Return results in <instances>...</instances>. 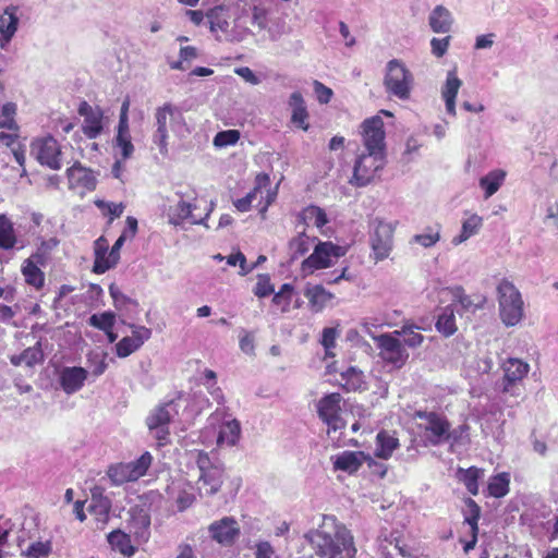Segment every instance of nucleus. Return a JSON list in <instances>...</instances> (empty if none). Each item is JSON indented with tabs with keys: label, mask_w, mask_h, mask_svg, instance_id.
Wrapping results in <instances>:
<instances>
[{
	"label": "nucleus",
	"mask_w": 558,
	"mask_h": 558,
	"mask_svg": "<svg viewBox=\"0 0 558 558\" xmlns=\"http://www.w3.org/2000/svg\"><path fill=\"white\" fill-rule=\"evenodd\" d=\"M305 537L319 558H353L356 554L353 536L344 526L337 525L333 517H324L319 527Z\"/></svg>",
	"instance_id": "f257e3e1"
},
{
	"label": "nucleus",
	"mask_w": 558,
	"mask_h": 558,
	"mask_svg": "<svg viewBox=\"0 0 558 558\" xmlns=\"http://www.w3.org/2000/svg\"><path fill=\"white\" fill-rule=\"evenodd\" d=\"M414 416L421 421L417 428L425 447L446 444L450 424L446 415L435 411H416Z\"/></svg>",
	"instance_id": "f03ea898"
},
{
	"label": "nucleus",
	"mask_w": 558,
	"mask_h": 558,
	"mask_svg": "<svg viewBox=\"0 0 558 558\" xmlns=\"http://www.w3.org/2000/svg\"><path fill=\"white\" fill-rule=\"evenodd\" d=\"M499 315L506 326H515L523 317V300L520 291L508 279L497 286Z\"/></svg>",
	"instance_id": "7ed1b4c3"
},
{
	"label": "nucleus",
	"mask_w": 558,
	"mask_h": 558,
	"mask_svg": "<svg viewBox=\"0 0 558 558\" xmlns=\"http://www.w3.org/2000/svg\"><path fill=\"white\" fill-rule=\"evenodd\" d=\"M413 84L414 76L401 60L393 59L387 63L384 85L388 94L407 100L410 98Z\"/></svg>",
	"instance_id": "20e7f679"
},
{
	"label": "nucleus",
	"mask_w": 558,
	"mask_h": 558,
	"mask_svg": "<svg viewBox=\"0 0 558 558\" xmlns=\"http://www.w3.org/2000/svg\"><path fill=\"white\" fill-rule=\"evenodd\" d=\"M196 464L199 470L197 486L201 495L213 496L220 489L225 470L221 465L213 464L207 452L196 451Z\"/></svg>",
	"instance_id": "39448f33"
},
{
	"label": "nucleus",
	"mask_w": 558,
	"mask_h": 558,
	"mask_svg": "<svg viewBox=\"0 0 558 558\" xmlns=\"http://www.w3.org/2000/svg\"><path fill=\"white\" fill-rule=\"evenodd\" d=\"M183 121L182 113L171 104L158 107L155 112V131L153 143L158 146L162 156L168 155V126L174 131L175 124Z\"/></svg>",
	"instance_id": "423d86ee"
},
{
	"label": "nucleus",
	"mask_w": 558,
	"mask_h": 558,
	"mask_svg": "<svg viewBox=\"0 0 558 558\" xmlns=\"http://www.w3.org/2000/svg\"><path fill=\"white\" fill-rule=\"evenodd\" d=\"M344 254L345 251L341 246L318 240L313 253L302 262L301 270L304 276H307L315 270L331 267Z\"/></svg>",
	"instance_id": "0eeeda50"
},
{
	"label": "nucleus",
	"mask_w": 558,
	"mask_h": 558,
	"mask_svg": "<svg viewBox=\"0 0 558 558\" xmlns=\"http://www.w3.org/2000/svg\"><path fill=\"white\" fill-rule=\"evenodd\" d=\"M179 414V404L170 400L155 408L146 418V425L158 440L159 446L169 441V423Z\"/></svg>",
	"instance_id": "6e6552de"
},
{
	"label": "nucleus",
	"mask_w": 558,
	"mask_h": 558,
	"mask_svg": "<svg viewBox=\"0 0 558 558\" xmlns=\"http://www.w3.org/2000/svg\"><path fill=\"white\" fill-rule=\"evenodd\" d=\"M151 461V454L146 451L135 461L110 465L107 475L114 486H121L128 482H135L146 474Z\"/></svg>",
	"instance_id": "1a4fd4ad"
},
{
	"label": "nucleus",
	"mask_w": 558,
	"mask_h": 558,
	"mask_svg": "<svg viewBox=\"0 0 558 558\" xmlns=\"http://www.w3.org/2000/svg\"><path fill=\"white\" fill-rule=\"evenodd\" d=\"M369 245L372 248L371 256L377 262H381L390 255L393 246V227L391 223L374 219L371 223Z\"/></svg>",
	"instance_id": "9d476101"
},
{
	"label": "nucleus",
	"mask_w": 558,
	"mask_h": 558,
	"mask_svg": "<svg viewBox=\"0 0 558 558\" xmlns=\"http://www.w3.org/2000/svg\"><path fill=\"white\" fill-rule=\"evenodd\" d=\"M373 339L376 342L379 357L386 364L401 368L407 363L409 352L395 331L373 337Z\"/></svg>",
	"instance_id": "9b49d317"
},
{
	"label": "nucleus",
	"mask_w": 558,
	"mask_h": 558,
	"mask_svg": "<svg viewBox=\"0 0 558 558\" xmlns=\"http://www.w3.org/2000/svg\"><path fill=\"white\" fill-rule=\"evenodd\" d=\"M31 155L41 165L52 170L62 167V151L58 141L48 135L35 138L31 144Z\"/></svg>",
	"instance_id": "f8f14e48"
},
{
	"label": "nucleus",
	"mask_w": 558,
	"mask_h": 558,
	"mask_svg": "<svg viewBox=\"0 0 558 558\" xmlns=\"http://www.w3.org/2000/svg\"><path fill=\"white\" fill-rule=\"evenodd\" d=\"M386 163V154L366 151L361 154L354 165L353 183L357 186H366L371 183L377 172Z\"/></svg>",
	"instance_id": "ddd939ff"
},
{
	"label": "nucleus",
	"mask_w": 558,
	"mask_h": 558,
	"mask_svg": "<svg viewBox=\"0 0 558 558\" xmlns=\"http://www.w3.org/2000/svg\"><path fill=\"white\" fill-rule=\"evenodd\" d=\"M365 151L386 154L384 121L379 116L366 119L362 125Z\"/></svg>",
	"instance_id": "4468645a"
},
{
	"label": "nucleus",
	"mask_w": 558,
	"mask_h": 558,
	"mask_svg": "<svg viewBox=\"0 0 558 558\" xmlns=\"http://www.w3.org/2000/svg\"><path fill=\"white\" fill-rule=\"evenodd\" d=\"M340 393L332 392L323 397L317 403V413L319 418L328 425L329 430H338L344 427L341 418Z\"/></svg>",
	"instance_id": "2eb2a0df"
},
{
	"label": "nucleus",
	"mask_w": 558,
	"mask_h": 558,
	"mask_svg": "<svg viewBox=\"0 0 558 558\" xmlns=\"http://www.w3.org/2000/svg\"><path fill=\"white\" fill-rule=\"evenodd\" d=\"M502 391L511 396H520V383L527 375L530 366L520 359H508L504 364Z\"/></svg>",
	"instance_id": "dca6fc26"
},
{
	"label": "nucleus",
	"mask_w": 558,
	"mask_h": 558,
	"mask_svg": "<svg viewBox=\"0 0 558 558\" xmlns=\"http://www.w3.org/2000/svg\"><path fill=\"white\" fill-rule=\"evenodd\" d=\"M270 178L267 173H259L255 179V186L253 191L247 193L244 197L236 199L233 204L235 208L245 213L251 209L252 203L257 198V195L260 194L263 196L264 191H266V202L260 209V213L267 210L268 206L275 201L277 192H271L270 189Z\"/></svg>",
	"instance_id": "f3484780"
},
{
	"label": "nucleus",
	"mask_w": 558,
	"mask_h": 558,
	"mask_svg": "<svg viewBox=\"0 0 558 558\" xmlns=\"http://www.w3.org/2000/svg\"><path fill=\"white\" fill-rule=\"evenodd\" d=\"M126 529L137 544L146 543L150 537V514L141 506L131 507Z\"/></svg>",
	"instance_id": "a211bd4d"
},
{
	"label": "nucleus",
	"mask_w": 558,
	"mask_h": 558,
	"mask_svg": "<svg viewBox=\"0 0 558 558\" xmlns=\"http://www.w3.org/2000/svg\"><path fill=\"white\" fill-rule=\"evenodd\" d=\"M208 533L213 541L228 547L233 545L240 536V525L234 518L223 517L209 524Z\"/></svg>",
	"instance_id": "6ab92c4d"
},
{
	"label": "nucleus",
	"mask_w": 558,
	"mask_h": 558,
	"mask_svg": "<svg viewBox=\"0 0 558 558\" xmlns=\"http://www.w3.org/2000/svg\"><path fill=\"white\" fill-rule=\"evenodd\" d=\"M88 377V372L81 366H64L59 371L58 381L66 395L81 390Z\"/></svg>",
	"instance_id": "aec40b11"
},
{
	"label": "nucleus",
	"mask_w": 558,
	"mask_h": 558,
	"mask_svg": "<svg viewBox=\"0 0 558 558\" xmlns=\"http://www.w3.org/2000/svg\"><path fill=\"white\" fill-rule=\"evenodd\" d=\"M78 113L84 118L82 131L88 138H96L102 132V111L86 101L80 105Z\"/></svg>",
	"instance_id": "412c9836"
},
{
	"label": "nucleus",
	"mask_w": 558,
	"mask_h": 558,
	"mask_svg": "<svg viewBox=\"0 0 558 558\" xmlns=\"http://www.w3.org/2000/svg\"><path fill=\"white\" fill-rule=\"evenodd\" d=\"M195 209L196 204L180 197L178 203L174 206H170L168 210L169 223L173 226H182L185 221H189L193 225L203 223L205 218L195 216Z\"/></svg>",
	"instance_id": "4be33fe9"
},
{
	"label": "nucleus",
	"mask_w": 558,
	"mask_h": 558,
	"mask_svg": "<svg viewBox=\"0 0 558 558\" xmlns=\"http://www.w3.org/2000/svg\"><path fill=\"white\" fill-rule=\"evenodd\" d=\"M69 186L80 193L93 191L96 187V177L93 171L76 162L68 169Z\"/></svg>",
	"instance_id": "5701e85b"
},
{
	"label": "nucleus",
	"mask_w": 558,
	"mask_h": 558,
	"mask_svg": "<svg viewBox=\"0 0 558 558\" xmlns=\"http://www.w3.org/2000/svg\"><path fill=\"white\" fill-rule=\"evenodd\" d=\"M19 8L16 5H8L0 14V47L5 49L19 26Z\"/></svg>",
	"instance_id": "b1692460"
},
{
	"label": "nucleus",
	"mask_w": 558,
	"mask_h": 558,
	"mask_svg": "<svg viewBox=\"0 0 558 558\" xmlns=\"http://www.w3.org/2000/svg\"><path fill=\"white\" fill-rule=\"evenodd\" d=\"M87 509L98 523L104 525L108 522L111 510V500L109 497L105 496L102 488L95 487L92 489V496Z\"/></svg>",
	"instance_id": "393cba45"
},
{
	"label": "nucleus",
	"mask_w": 558,
	"mask_h": 558,
	"mask_svg": "<svg viewBox=\"0 0 558 558\" xmlns=\"http://www.w3.org/2000/svg\"><path fill=\"white\" fill-rule=\"evenodd\" d=\"M379 551L381 558H410L411 555L410 547L398 532L380 542Z\"/></svg>",
	"instance_id": "a878e982"
},
{
	"label": "nucleus",
	"mask_w": 558,
	"mask_h": 558,
	"mask_svg": "<svg viewBox=\"0 0 558 558\" xmlns=\"http://www.w3.org/2000/svg\"><path fill=\"white\" fill-rule=\"evenodd\" d=\"M462 86V81L457 76L454 70L447 73L446 82L441 87V97L445 101L446 111L448 114L456 117V98L459 89Z\"/></svg>",
	"instance_id": "bb28decb"
},
{
	"label": "nucleus",
	"mask_w": 558,
	"mask_h": 558,
	"mask_svg": "<svg viewBox=\"0 0 558 558\" xmlns=\"http://www.w3.org/2000/svg\"><path fill=\"white\" fill-rule=\"evenodd\" d=\"M333 469L353 474L363 465L365 457L361 451H342L331 457Z\"/></svg>",
	"instance_id": "cd10ccee"
},
{
	"label": "nucleus",
	"mask_w": 558,
	"mask_h": 558,
	"mask_svg": "<svg viewBox=\"0 0 558 558\" xmlns=\"http://www.w3.org/2000/svg\"><path fill=\"white\" fill-rule=\"evenodd\" d=\"M241 437V424L230 416L225 417L219 426L217 445L219 447H234Z\"/></svg>",
	"instance_id": "c85d7f7f"
},
{
	"label": "nucleus",
	"mask_w": 558,
	"mask_h": 558,
	"mask_svg": "<svg viewBox=\"0 0 558 558\" xmlns=\"http://www.w3.org/2000/svg\"><path fill=\"white\" fill-rule=\"evenodd\" d=\"M470 442V426L468 424H461L454 428H452L451 424H449L448 436H446V444L449 445L450 452H460L461 449H466Z\"/></svg>",
	"instance_id": "c756f323"
},
{
	"label": "nucleus",
	"mask_w": 558,
	"mask_h": 558,
	"mask_svg": "<svg viewBox=\"0 0 558 558\" xmlns=\"http://www.w3.org/2000/svg\"><path fill=\"white\" fill-rule=\"evenodd\" d=\"M316 236H311L306 234L305 231L300 232L296 236L292 238L289 241V256L290 262L298 260L305 254L310 252V250L317 243Z\"/></svg>",
	"instance_id": "7c9ffc66"
},
{
	"label": "nucleus",
	"mask_w": 558,
	"mask_h": 558,
	"mask_svg": "<svg viewBox=\"0 0 558 558\" xmlns=\"http://www.w3.org/2000/svg\"><path fill=\"white\" fill-rule=\"evenodd\" d=\"M340 384L347 391H364L367 389V381L364 373L350 366L340 374Z\"/></svg>",
	"instance_id": "2f4dec72"
},
{
	"label": "nucleus",
	"mask_w": 558,
	"mask_h": 558,
	"mask_svg": "<svg viewBox=\"0 0 558 558\" xmlns=\"http://www.w3.org/2000/svg\"><path fill=\"white\" fill-rule=\"evenodd\" d=\"M289 105L292 108V123L295 126L307 131L308 123L306 120L308 118V113L302 94L300 92L292 93L289 99Z\"/></svg>",
	"instance_id": "473e14b6"
},
{
	"label": "nucleus",
	"mask_w": 558,
	"mask_h": 558,
	"mask_svg": "<svg viewBox=\"0 0 558 558\" xmlns=\"http://www.w3.org/2000/svg\"><path fill=\"white\" fill-rule=\"evenodd\" d=\"M506 171L501 169H496L489 171L487 174L480 179V187L484 191V198L488 199L492 197L500 186L504 184L506 179Z\"/></svg>",
	"instance_id": "72a5a7b5"
},
{
	"label": "nucleus",
	"mask_w": 558,
	"mask_h": 558,
	"mask_svg": "<svg viewBox=\"0 0 558 558\" xmlns=\"http://www.w3.org/2000/svg\"><path fill=\"white\" fill-rule=\"evenodd\" d=\"M483 226V218L477 214H472L462 221L460 234L452 239L453 245H459L470 238L476 235Z\"/></svg>",
	"instance_id": "f704fd0d"
},
{
	"label": "nucleus",
	"mask_w": 558,
	"mask_h": 558,
	"mask_svg": "<svg viewBox=\"0 0 558 558\" xmlns=\"http://www.w3.org/2000/svg\"><path fill=\"white\" fill-rule=\"evenodd\" d=\"M452 24V15L444 5H436L429 15V26L435 33H448Z\"/></svg>",
	"instance_id": "c9c22d12"
},
{
	"label": "nucleus",
	"mask_w": 558,
	"mask_h": 558,
	"mask_svg": "<svg viewBox=\"0 0 558 558\" xmlns=\"http://www.w3.org/2000/svg\"><path fill=\"white\" fill-rule=\"evenodd\" d=\"M399 440L386 430H381L376 436L375 456L380 459H389L398 448Z\"/></svg>",
	"instance_id": "e433bc0d"
},
{
	"label": "nucleus",
	"mask_w": 558,
	"mask_h": 558,
	"mask_svg": "<svg viewBox=\"0 0 558 558\" xmlns=\"http://www.w3.org/2000/svg\"><path fill=\"white\" fill-rule=\"evenodd\" d=\"M304 295L307 298L311 307L315 312L322 311L331 301L333 296L320 284L307 287L304 292Z\"/></svg>",
	"instance_id": "4c0bfd02"
},
{
	"label": "nucleus",
	"mask_w": 558,
	"mask_h": 558,
	"mask_svg": "<svg viewBox=\"0 0 558 558\" xmlns=\"http://www.w3.org/2000/svg\"><path fill=\"white\" fill-rule=\"evenodd\" d=\"M228 20V10L221 5H217L206 13V21L213 33L226 32L229 26Z\"/></svg>",
	"instance_id": "58836bf2"
},
{
	"label": "nucleus",
	"mask_w": 558,
	"mask_h": 558,
	"mask_svg": "<svg viewBox=\"0 0 558 558\" xmlns=\"http://www.w3.org/2000/svg\"><path fill=\"white\" fill-rule=\"evenodd\" d=\"M108 542L113 549L120 551L124 556H132L135 553V548L131 543V534L125 533L121 530L112 531L108 535Z\"/></svg>",
	"instance_id": "ea45409f"
},
{
	"label": "nucleus",
	"mask_w": 558,
	"mask_h": 558,
	"mask_svg": "<svg viewBox=\"0 0 558 558\" xmlns=\"http://www.w3.org/2000/svg\"><path fill=\"white\" fill-rule=\"evenodd\" d=\"M420 330V326L407 323L401 327V329L395 330V333L399 337V339L401 337L403 338V345L409 348H417L424 341V337Z\"/></svg>",
	"instance_id": "a19ab883"
},
{
	"label": "nucleus",
	"mask_w": 558,
	"mask_h": 558,
	"mask_svg": "<svg viewBox=\"0 0 558 558\" xmlns=\"http://www.w3.org/2000/svg\"><path fill=\"white\" fill-rule=\"evenodd\" d=\"M484 475V470L476 466L469 469H459V480L464 484L468 492L472 495L478 494V480Z\"/></svg>",
	"instance_id": "79ce46f5"
},
{
	"label": "nucleus",
	"mask_w": 558,
	"mask_h": 558,
	"mask_svg": "<svg viewBox=\"0 0 558 558\" xmlns=\"http://www.w3.org/2000/svg\"><path fill=\"white\" fill-rule=\"evenodd\" d=\"M510 474L507 472L498 473L489 478L487 490L488 495L495 498H502L509 493Z\"/></svg>",
	"instance_id": "37998d69"
},
{
	"label": "nucleus",
	"mask_w": 558,
	"mask_h": 558,
	"mask_svg": "<svg viewBox=\"0 0 558 558\" xmlns=\"http://www.w3.org/2000/svg\"><path fill=\"white\" fill-rule=\"evenodd\" d=\"M36 256H32L31 258L26 259L22 267V274L25 278V281L35 287L36 289H39L44 286V272L39 269V267L34 262V258Z\"/></svg>",
	"instance_id": "c03bdc74"
},
{
	"label": "nucleus",
	"mask_w": 558,
	"mask_h": 558,
	"mask_svg": "<svg viewBox=\"0 0 558 558\" xmlns=\"http://www.w3.org/2000/svg\"><path fill=\"white\" fill-rule=\"evenodd\" d=\"M436 328L445 337H449L457 331L454 310L451 306L442 308L441 313L438 315Z\"/></svg>",
	"instance_id": "a18cd8bd"
},
{
	"label": "nucleus",
	"mask_w": 558,
	"mask_h": 558,
	"mask_svg": "<svg viewBox=\"0 0 558 558\" xmlns=\"http://www.w3.org/2000/svg\"><path fill=\"white\" fill-rule=\"evenodd\" d=\"M300 217L305 225H313L319 229L328 222L325 210L314 205L304 208Z\"/></svg>",
	"instance_id": "49530a36"
},
{
	"label": "nucleus",
	"mask_w": 558,
	"mask_h": 558,
	"mask_svg": "<svg viewBox=\"0 0 558 558\" xmlns=\"http://www.w3.org/2000/svg\"><path fill=\"white\" fill-rule=\"evenodd\" d=\"M16 243L13 223L5 215H0V247L10 250Z\"/></svg>",
	"instance_id": "de8ad7c7"
},
{
	"label": "nucleus",
	"mask_w": 558,
	"mask_h": 558,
	"mask_svg": "<svg viewBox=\"0 0 558 558\" xmlns=\"http://www.w3.org/2000/svg\"><path fill=\"white\" fill-rule=\"evenodd\" d=\"M462 512L464 517V523L470 526L471 532L478 533V520L481 517L480 506L472 498H465Z\"/></svg>",
	"instance_id": "09e8293b"
},
{
	"label": "nucleus",
	"mask_w": 558,
	"mask_h": 558,
	"mask_svg": "<svg viewBox=\"0 0 558 558\" xmlns=\"http://www.w3.org/2000/svg\"><path fill=\"white\" fill-rule=\"evenodd\" d=\"M88 325L97 328L101 331H109V329H113L116 324V314L110 311H106L98 314H93L88 320Z\"/></svg>",
	"instance_id": "8fccbe9b"
},
{
	"label": "nucleus",
	"mask_w": 558,
	"mask_h": 558,
	"mask_svg": "<svg viewBox=\"0 0 558 558\" xmlns=\"http://www.w3.org/2000/svg\"><path fill=\"white\" fill-rule=\"evenodd\" d=\"M114 144L116 147L120 150L123 160L132 157L134 153V145L131 141L130 130H118Z\"/></svg>",
	"instance_id": "3c124183"
},
{
	"label": "nucleus",
	"mask_w": 558,
	"mask_h": 558,
	"mask_svg": "<svg viewBox=\"0 0 558 558\" xmlns=\"http://www.w3.org/2000/svg\"><path fill=\"white\" fill-rule=\"evenodd\" d=\"M101 239H98L96 241V248H95V263L93 270L96 274H105L110 268L114 267L118 263L112 260L111 257H109L108 253H100L99 243Z\"/></svg>",
	"instance_id": "603ef678"
},
{
	"label": "nucleus",
	"mask_w": 558,
	"mask_h": 558,
	"mask_svg": "<svg viewBox=\"0 0 558 558\" xmlns=\"http://www.w3.org/2000/svg\"><path fill=\"white\" fill-rule=\"evenodd\" d=\"M439 240V229L429 227L423 233L413 235L411 243H416L425 248H428L434 246Z\"/></svg>",
	"instance_id": "864d4df0"
},
{
	"label": "nucleus",
	"mask_w": 558,
	"mask_h": 558,
	"mask_svg": "<svg viewBox=\"0 0 558 558\" xmlns=\"http://www.w3.org/2000/svg\"><path fill=\"white\" fill-rule=\"evenodd\" d=\"M141 347L131 338L124 337L116 344V353L124 359L137 351Z\"/></svg>",
	"instance_id": "5fc2aeb1"
},
{
	"label": "nucleus",
	"mask_w": 558,
	"mask_h": 558,
	"mask_svg": "<svg viewBox=\"0 0 558 558\" xmlns=\"http://www.w3.org/2000/svg\"><path fill=\"white\" fill-rule=\"evenodd\" d=\"M240 138V133L236 130L221 131L216 134L214 145L217 147H225L234 145Z\"/></svg>",
	"instance_id": "6e6d98bb"
},
{
	"label": "nucleus",
	"mask_w": 558,
	"mask_h": 558,
	"mask_svg": "<svg viewBox=\"0 0 558 558\" xmlns=\"http://www.w3.org/2000/svg\"><path fill=\"white\" fill-rule=\"evenodd\" d=\"M51 550L48 542L32 543L26 549V558H46Z\"/></svg>",
	"instance_id": "4d7b16f0"
},
{
	"label": "nucleus",
	"mask_w": 558,
	"mask_h": 558,
	"mask_svg": "<svg viewBox=\"0 0 558 558\" xmlns=\"http://www.w3.org/2000/svg\"><path fill=\"white\" fill-rule=\"evenodd\" d=\"M227 264L230 266L239 265V267H240L239 274L241 276H245V275L250 274L255 266V265H247L246 258H245L244 254L241 252L230 254L227 257Z\"/></svg>",
	"instance_id": "13d9d810"
},
{
	"label": "nucleus",
	"mask_w": 558,
	"mask_h": 558,
	"mask_svg": "<svg viewBox=\"0 0 558 558\" xmlns=\"http://www.w3.org/2000/svg\"><path fill=\"white\" fill-rule=\"evenodd\" d=\"M251 25L258 32L264 31L268 26L267 11L259 7H253L251 15Z\"/></svg>",
	"instance_id": "bf43d9fd"
},
{
	"label": "nucleus",
	"mask_w": 558,
	"mask_h": 558,
	"mask_svg": "<svg viewBox=\"0 0 558 558\" xmlns=\"http://www.w3.org/2000/svg\"><path fill=\"white\" fill-rule=\"evenodd\" d=\"M95 204L99 209H101L106 214L110 215V222L114 218H119L123 214V210H124V205L122 203L116 204V203H110V202H105V201H96Z\"/></svg>",
	"instance_id": "052dcab7"
},
{
	"label": "nucleus",
	"mask_w": 558,
	"mask_h": 558,
	"mask_svg": "<svg viewBox=\"0 0 558 558\" xmlns=\"http://www.w3.org/2000/svg\"><path fill=\"white\" fill-rule=\"evenodd\" d=\"M274 292V286L270 283V279L267 275H259L258 281L255 286L254 293L258 298H265Z\"/></svg>",
	"instance_id": "680f3d73"
},
{
	"label": "nucleus",
	"mask_w": 558,
	"mask_h": 558,
	"mask_svg": "<svg viewBox=\"0 0 558 558\" xmlns=\"http://www.w3.org/2000/svg\"><path fill=\"white\" fill-rule=\"evenodd\" d=\"M130 328L132 329L131 338L140 347H142L151 337V330L145 326H138V325L131 324Z\"/></svg>",
	"instance_id": "e2e57ef3"
},
{
	"label": "nucleus",
	"mask_w": 558,
	"mask_h": 558,
	"mask_svg": "<svg viewBox=\"0 0 558 558\" xmlns=\"http://www.w3.org/2000/svg\"><path fill=\"white\" fill-rule=\"evenodd\" d=\"M338 332L335 328H325L323 330L322 335V344L326 350L327 355H333L331 353V349L336 347V339H337Z\"/></svg>",
	"instance_id": "0e129e2a"
},
{
	"label": "nucleus",
	"mask_w": 558,
	"mask_h": 558,
	"mask_svg": "<svg viewBox=\"0 0 558 558\" xmlns=\"http://www.w3.org/2000/svg\"><path fill=\"white\" fill-rule=\"evenodd\" d=\"M109 293H110V296L112 298L113 300V304L117 308H122L124 307L128 303H132V300L126 296L118 286H116L114 283L110 284L109 287Z\"/></svg>",
	"instance_id": "69168bd1"
},
{
	"label": "nucleus",
	"mask_w": 558,
	"mask_h": 558,
	"mask_svg": "<svg viewBox=\"0 0 558 558\" xmlns=\"http://www.w3.org/2000/svg\"><path fill=\"white\" fill-rule=\"evenodd\" d=\"M450 44V36H447L445 38H433L430 40V47H432V53L437 57L441 58L448 50Z\"/></svg>",
	"instance_id": "338daca9"
},
{
	"label": "nucleus",
	"mask_w": 558,
	"mask_h": 558,
	"mask_svg": "<svg viewBox=\"0 0 558 558\" xmlns=\"http://www.w3.org/2000/svg\"><path fill=\"white\" fill-rule=\"evenodd\" d=\"M26 366H33L43 360V352L39 348H28L22 352Z\"/></svg>",
	"instance_id": "774afa93"
}]
</instances>
